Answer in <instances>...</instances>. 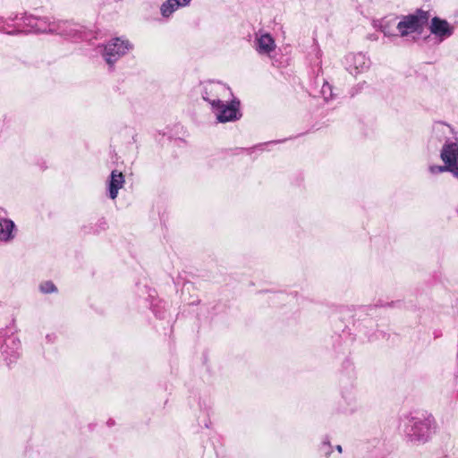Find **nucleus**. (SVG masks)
Returning <instances> with one entry per match:
<instances>
[{
  "instance_id": "f257e3e1",
  "label": "nucleus",
  "mask_w": 458,
  "mask_h": 458,
  "mask_svg": "<svg viewBox=\"0 0 458 458\" xmlns=\"http://www.w3.org/2000/svg\"><path fill=\"white\" fill-rule=\"evenodd\" d=\"M428 285H420L414 288L412 294L417 298L418 303L411 301L406 302L397 300L395 301L381 303L375 306L340 307L331 315V322L334 334L331 336L332 349L336 354L345 353L355 340L358 334L363 335L368 341L372 342L384 338L386 333L377 330V324L372 318L373 312L380 307L407 308L417 310L425 302L428 293Z\"/></svg>"
},
{
  "instance_id": "f03ea898",
  "label": "nucleus",
  "mask_w": 458,
  "mask_h": 458,
  "mask_svg": "<svg viewBox=\"0 0 458 458\" xmlns=\"http://www.w3.org/2000/svg\"><path fill=\"white\" fill-rule=\"evenodd\" d=\"M403 439L409 446H420L429 443L437 430V423L428 411L415 410L401 418Z\"/></svg>"
},
{
  "instance_id": "7ed1b4c3",
  "label": "nucleus",
  "mask_w": 458,
  "mask_h": 458,
  "mask_svg": "<svg viewBox=\"0 0 458 458\" xmlns=\"http://www.w3.org/2000/svg\"><path fill=\"white\" fill-rule=\"evenodd\" d=\"M341 382L346 379V387L342 386L341 396L344 405L340 404L338 411L345 414H352L357 410L356 400L353 394V380L355 378V367L353 362L346 358L341 365Z\"/></svg>"
},
{
  "instance_id": "20e7f679",
  "label": "nucleus",
  "mask_w": 458,
  "mask_h": 458,
  "mask_svg": "<svg viewBox=\"0 0 458 458\" xmlns=\"http://www.w3.org/2000/svg\"><path fill=\"white\" fill-rule=\"evenodd\" d=\"M139 305L141 308L148 309L155 318L159 320H166L170 325L171 319L168 314L167 303L159 299L155 289L147 285H138Z\"/></svg>"
},
{
  "instance_id": "39448f33",
  "label": "nucleus",
  "mask_w": 458,
  "mask_h": 458,
  "mask_svg": "<svg viewBox=\"0 0 458 458\" xmlns=\"http://www.w3.org/2000/svg\"><path fill=\"white\" fill-rule=\"evenodd\" d=\"M21 341L14 335L13 327H0V354L8 366L20 358Z\"/></svg>"
},
{
  "instance_id": "423d86ee",
  "label": "nucleus",
  "mask_w": 458,
  "mask_h": 458,
  "mask_svg": "<svg viewBox=\"0 0 458 458\" xmlns=\"http://www.w3.org/2000/svg\"><path fill=\"white\" fill-rule=\"evenodd\" d=\"M100 53L108 65V70L113 72L114 64L122 56L132 48V44L128 39L114 38L106 44L99 45Z\"/></svg>"
},
{
  "instance_id": "0eeeda50",
  "label": "nucleus",
  "mask_w": 458,
  "mask_h": 458,
  "mask_svg": "<svg viewBox=\"0 0 458 458\" xmlns=\"http://www.w3.org/2000/svg\"><path fill=\"white\" fill-rule=\"evenodd\" d=\"M210 106L216 121L220 123L236 122L242 116L241 101L237 98H233L229 103H225L219 98H214L210 102Z\"/></svg>"
},
{
  "instance_id": "6e6552de",
  "label": "nucleus",
  "mask_w": 458,
  "mask_h": 458,
  "mask_svg": "<svg viewBox=\"0 0 458 458\" xmlns=\"http://www.w3.org/2000/svg\"><path fill=\"white\" fill-rule=\"evenodd\" d=\"M54 34L73 42L87 41L94 38L92 30L70 21H56Z\"/></svg>"
},
{
  "instance_id": "1a4fd4ad",
  "label": "nucleus",
  "mask_w": 458,
  "mask_h": 458,
  "mask_svg": "<svg viewBox=\"0 0 458 458\" xmlns=\"http://www.w3.org/2000/svg\"><path fill=\"white\" fill-rule=\"evenodd\" d=\"M429 17V12L417 9L414 13L404 15L396 24V29L401 37L408 36L411 32L421 33L428 23Z\"/></svg>"
},
{
  "instance_id": "9d476101",
  "label": "nucleus",
  "mask_w": 458,
  "mask_h": 458,
  "mask_svg": "<svg viewBox=\"0 0 458 458\" xmlns=\"http://www.w3.org/2000/svg\"><path fill=\"white\" fill-rule=\"evenodd\" d=\"M24 26L30 28V33H55L56 21H50L47 17H38L26 13L21 17Z\"/></svg>"
},
{
  "instance_id": "9b49d317",
  "label": "nucleus",
  "mask_w": 458,
  "mask_h": 458,
  "mask_svg": "<svg viewBox=\"0 0 458 458\" xmlns=\"http://www.w3.org/2000/svg\"><path fill=\"white\" fill-rule=\"evenodd\" d=\"M439 157L442 161H446L449 173L458 180V142L447 138L440 149Z\"/></svg>"
},
{
  "instance_id": "f8f14e48",
  "label": "nucleus",
  "mask_w": 458,
  "mask_h": 458,
  "mask_svg": "<svg viewBox=\"0 0 458 458\" xmlns=\"http://www.w3.org/2000/svg\"><path fill=\"white\" fill-rule=\"evenodd\" d=\"M208 318L215 325H228L230 322V307L225 301H217L206 305Z\"/></svg>"
},
{
  "instance_id": "ddd939ff",
  "label": "nucleus",
  "mask_w": 458,
  "mask_h": 458,
  "mask_svg": "<svg viewBox=\"0 0 458 458\" xmlns=\"http://www.w3.org/2000/svg\"><path fill=\"white\" fill-rule=\"evenodd\" d=\"M429 31L435 36L438 43L443 42L450 38L454 32V28L445 19L435 16L430 20L428 26Z\"/></svg>"
},
{
  "instance_id": "4468645a",
  "label": "nucleus",
  "mask_w": 458,
  "mask_h": 458,
  "mask_svg": "<svg viewBox=\"0 0 458 458\" xmlns=\"http://www.w3.org/2000/svg\"><path fill=\"white\" fill-rule=\"evenodd\" d=\"M253 47L260 55L271 56L276 50V45L275 38L268 32H263L259 30L255 33V40Z\"/></svg>"
},
{
  "instance_id": "2eb2a0df",
  "label": "nucleus",
  "mask_w": 458,
  "mask_h": 458,
  "mask_svg": "<svg viewBox=\"0 0 458 458\" xmlns=\"http://www.w3.org/2000/svg\"><path fill=\"white\" fill-rule=\"evenodd\" d=\"M345 66L351 74L356 75L369 68L370 60L362 53H351L345 56Z\"/></svg>"
},
{
  "instance_id": "dca6fc26",
  "label": "nucleus",
  "mask_w": 458,
  "mask_h": 458,
  "mask_svg": "<svg viewBox=\"0 0 458 458\" xmlns=\"http://www.w3.org/2000/svg\"><path fill=\"white\" fill-rule=\"evenodd\" d=\"M125 177L123 174L117 169L111 171L106 180V195L114 200L117 198L119 190L123 187Z\"/></svg>"
},
{
  "instance_id": "f3484780",
  "label": "nucleus",
  "mask_w": 458,
  "mask_h": 458,
  "mask_svg": "<svg viewBox=\"0 0 458 458\" xmlns=\"http://www.w3.org/2000/svg\"><path fill=\"white\" fill-rule=\"evenodd\" d=\"M199 86L201 87L200 94L202 99L209 105L214 98H219V90H225V89L224 84L214 80L200 81Z\"/></svg>"
},
{
  "instance_id": "a211bd4d",
  "label": "nucleus",
  "mask_w": 458,
  "mask_h": 458,
  "mask_svg": "<svg viewBox=\"0 0 458 458\" xmlns=\"http://www.w3.org/2000/svg\"><path fill=\"white\" fill-rule=\"evenodd\" d=\"M173 281L177 289L182 285V299L183 301L187 302L188 305H199L200 303V299L198 296L192 297L190 295L189 298L185 297V292L190 293L191 289H194L191 282L186 280L181 274L173 278Z\"/></svg>"
},
{
  "instance_id": "6ab92c4d",
  "label": "nucleus",
  "mask_w": 458,
  "mask_h": 458,
  "mask_svg": "<svg viewBox=\"0 0 458 458\" xmlns=\"http://www.w3.org/2000/svg\"><path fill=\"white\" fill-rule=\"evenodd\" d=\"M396 21V16H386L378 21V30L383 32L385 36L394 40H398L401 36L395 33Z\"/></svg>"
},
{
  "instance_id": "aec40b11",
  "label": "nucleus",
  "mask_w": 458,
  "mask_h": 458,
  "mask_svg": "<svg viewBox=\"0 0 458 458\" xmlns=\"http://www.w3.org/2000/svg\"><path fill=\"white\" fill-rule=\"evenodd\" d=\"M290 139L291 138H286V139H283V140H270V141H267V142H263V143L257 144V145H255L253 147H250V148H239V147H236V148H226V149H224L223 151L226 155H231V156H237V155H240V154H242L243 152H246L247 154L250 155L255 150L263 151L265 146H267V145L282 143V142H284V141H286L287 140H290Z\"/></svg>"
},
{
  "instance_id": "412c9836",
  "label": "nucleus",
  "mask_w": 458,
  "mask_h": 458,
  "mask_svg": "<svg viewBox=\"0 0 458 458\" xmlns=\"http://www.w3.org/2000/svg\"><path fill=\"white\" fill-rule=\"evenodd\" d=\"M17 233L14 222L9 218L0 217V241L4 242H12Z\"/></svg>"
},
{
  "instance_id": "4be33fe9",
  "label": "nucleus",
  "mask_w": 458,
  "mask_h": 458,
  "mask_svg": "<svg viewBox=\"0 0 458 458\" xmlns=\"http://www.w3.org/2000/svg\"><path fill=\"white\" fill-rule=\"evenodd\" d=\"M108 229V224L106 219L102 216L98 219L96 223H89L87 225H83L81 227V232L83 234H94L98 235L102 232H105Z\"/></svg>"
},
{
  "instance_id": "5701e85b",
  "label": "nucleus",
  "mask_w": 458,
  "mask_h": 458,
  "mask_svg": "<svg viewBox=\"0 0 458 458\" xmlns=\"http://www.w3.org/2000/svg\"><path fill=\"white\" fill-rule=\"evenodd\" d=\"M178 9L179 8L176 6L173 0H166L160 6V13L163 18L169 19L172 14Z\"/></svg>"
},
{
  "instance_id": "b1692460",
  "label": "nucleus",
  "mask_w": 458,
  "mask_h": 458,
  "mask_svg": "<svg viewBox=\"0 0 458 458\" xmlns=\"http://www.w3.org/2000/svg\"><path fill=\"white\" fill-rule=\"evenodd\" d=\"M212 444L214 445V450L217 458H225V451L223 448L222 437L216 435L213 437Z\"/></svg>"
},
{
  "instance_id": "393cba45",
  "label": "nucleus",
  "mask_w": 458,
  "mask_h": 458,
  "mask_svg": "<svg viewBox=\"0 0 458 458\" xmlns=\"http://www.w3.org/2000/svg\"><path fill=\"white\" fill-rule=\"evenodd\" d=\"M319 452L328 457L333 452V446L328 436H326L319 446Z\"/></svg>"
},
{
  "instance_id": "a878e982",
  "label": "nucleus",
  "mask_w": 458,
  "mask_h": 458,
  "mask_svg": "<svg viewBox=\"0 0 458 458\" xmlns=\"http://www.w3.org/2000/svg\"><path fill=\"white\" fill-rule=\"evenodd\" d=\"M428 171L431 174H439L443 173H449V167L446 161H443V165H431L428 166Z\"/></svg>"
},
{
  "instance_id": "bb28decb",
  "label": "nucleus",
  "mask_w": 458,
  "mask_h": 458,
  "mask_svg": "<svg viewBox=\"0 0 458 458\" xmlns=\"http://www.w3.org/2000/svg\"><path fill=\"white\" fill-rule=\"evenodd\" d=\"M39 290L43 293H53L58 291L57 287L52 281H45L41 283L39 285Z\"/></svg>"
},
{
  "instance_id": "cd10ccee",
  "label": "nucleus",
  "mask_w": 458,
  "mask_h": 458,
  "mask_svg": "<svg viewBox=\"0 0 458 458\" xmlns=\"http://www.w3.org/2000/svg\"><path fill=\"white\" fill-rule=\"evenodd\" d=\"M321 95L327 102L333 98L332 86L327 81L321 88Z\"/></svg>"
},
{
  "instance_id": "c85d7f7f",
  "label": "nucleus",
  "mask_w": 458,
  "mask_h": 458,
  "mask_svg": "<svg viewBox=\"0 0 458 458\" xmlns=\"http://www.w3.org/2000/svg\"><path fill=\"white\" fill-rule=\"evenodd\" d=\"M288 295L282 293V292H276V293H272V296L269 297L273 301H277V300H282L284 301L285 297H287Z\"/></svg>"
},
{
  "instance_id": "c756f323",
  "label": "nucleus",
  "mask_w": 458,
  "mask_h": 458,
  "mask_svg": "<svg viewBox=\"0 0 458 458\" xmlns=\"http://www.w3.org/2000/svg\"><path fill=\"white\" fill-rule=\"evenodd\" d=\"M173 1L176 4V6L180 9V8H183V7L190 5V4L192 0H173Z\"/></svg>"
},
{
  "instance_id": "7c9ffc66",
  "label": "nucleus",
  "mask_w": 458,
  "mask_h": 458,
  "mask_svg": "<svg viewBox=\"0 0 458 458\" xmlns=\"http://www.w3.org/2000/svg\"><path fill=\"white\" fill-rule=\"evenodd\" d=\"M46 340H47V343H49V344H53V343H55V340H56V335H55V334H54V333H52V334H47V335H46Z\"/></svg>"
},
{
  "instance_id": "2f4dec72",
  "label": "nucleus",
  "mask_w": 458,
  "mask_h": 458,
  "mask_svg": "<svg viewBox=\"0 0 458 458\" xmlns=\"http://www.w3.org/2000/svg\"><path fill=\"white\" fill-rule=\"evenodd\" d=\"M8 20H10V21H16L18 20H21V18H19V15L18 14H14V15H11Z\"/></svg>"
},
{
  "instance_id": "473e14b6",
  "label": "nucleus",
  "mask_w": 458,
  "mask_h": 458,
  "mask_svg": "<svg viewBox=\"0 0 458 458\" xmlns=\"http://www.w3.org/2000/svg\"><path fill=\"white\" fill-rule=\"evenodd\" d=\"M22 31L20 30H14L13 31H7L6 33L9 34V35H18V34H21Z\"/></svg>"
},
{
  "instance_id": "72a5a7b5",
  "label": "nucleus",
  "mask_w": 458,
  "mask_h": 458,
  "mask_svg": "<svg viewBox=\"0 0 458 458\" xmlns=\"http://www.w3.org/2000/svg\"><path fill=\"white\" fill-rule=\"evenodd\" d=\"M199 406L200 410L207 411V409H208L206 403H202L200 400L199 401Z\"/></svg>"
},
{
  "instance_id": "f704fd0d",
  "label": "nucleus",
  "mask_w": 458,
  "mask_h": 458,
  "mask_svg": "<svg viewBox=\"0 0 458 458\" xmlns=\"http://www.w3.org/2000/svg\"><path fill=\"white\" fill-rule=\"evenodd\" d=\"M106 424L108 427H112L114 425V420L113 419H109L107 421H106Z\"/></svg>"
},
{
  "instance_id": "c9c22d12",
  "label": "nucleus",
  "mask_w": 458,
  "mask_h": 458,
  "mask_svg": "<svg viewBox=\"0 0 458 458\" xmlns=\"http://www.w3.org/2000/svg\"><path fill=\"white\" fill-rule=\"evenodd\" d=\"M210 424H211L210 420H209V419H207V420H205L204 426H205V428H209V426H210Z\"/></svg>"
},
{
  "instance_id": "e433bc0d",
  "label": "nucleus",
  "mask_w": 458,
  "mask_h": 458,
  "mask_svg": "<svg viewBox=\"0 0 458 458\" xmlns=\"http://www.w3.org/2000/svg\"><path fill=\"white\" fill-rule=\"evenodd\" d=\"M335 450H336L338 453H340V454L343 452V447H342V445H335Z\"/></svg>"
},
{
  "instance_id": "4c0bfd02",
  "label": "nucleus",
  "mask_w": 458,
  "mask_h": 458,
  "mask_svg": "<svg viewBox=\"0 0 458 458\" xmlns=\"http://www.w3.org/2000/svg\"><path fill=\"white\" fill-rule=\"evenodd\" d=\"M440 335H441V332H440V331H435V332H434V336H435V338H437V337H439Z\"/></svg>"
},
{
  "instance_id": "58836bf2",
  "label": "nucleus",
  "mask_w": 458,
  "mask_h": 458,
  "mask_svg": "<svg viewBox=\"0 0 458 458\" xmlns=\"http://www.w3.org/2000/svg\"><path fill=\"white\" fill-rule=\"evenodd\" d=\"M455 398L458 399V389L456 390V393H455Z\"/></svg>"
},
{
  "instance_id": "ea45409f",
  "label": "nucleus",
  "mask_w": 458,
  "mask_h": 458,
  "mask_svg": "<svg viewBox=\"0 0 458 458\" xmlns=\"http://www.w3.org/2000/svg\"><path fill=\"white\" fill-rule=\"evenodd\" d=\"M4 21V18L0 17V23Z\"/></svg>"
},
{
  "instance_id": "a19ab883",
  "label": "nucleus",
  "mask_w": 458,
  "mask_h": 458,
  "mask_svg": "<svg viewBox=\"0 0 458 458\" xmlns=\"http://www.w3.org/2000/svg\"><path fill=\"white\" fill-rule=\"evenodd\" d=\"M13 324H14V318L12 319V327L13 326Z\"/></svg>"
},
{
  "instance_id": "79ce46f5",
  "label": "nucleus",
  "mask_w": 458,
  "mask_h": 458,
  "mask_svg": "<svg viewBox=\"0 0 458 458\" xmlns=\"http://www.w3.org/2000/svg\"><path fill=\"white\" fill-rule=\"evenodd\" d=\"M0 210L3 211L4 209L2 208H0Z\"/></svg>"
}]
</instances>
